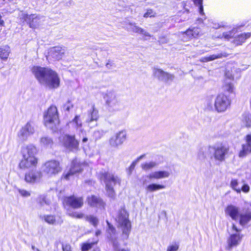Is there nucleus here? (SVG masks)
<instances>
[{"mask_svg": "<svg viewBox=\"0 0 251 251\" xmlns=\"http://www.w3.org/2000/svg\"><path fill=\"white\" fill-rule=\"evenodd\" d=\"M37 150L35 146L30 144L24 147L22 149V159L19 163L22 169H27L35 167L38 159L35 157Z\"/></svg>", "mask_w": 251, "mask_h": 251, "instance_id": "f257e3e1", "label": "nucleus"}, {"mask_svg": "<svg viewBox=\"0 0 251 251\" xmlns=\"http://www.w3.org/2000/svg\"><path fill=\"white\" fill-rule=\"evenodd\" d=\"M99 177L101 180L104 181L108 196L113 197L115 194L113 187L116 184L120 185L121 179L117 176L105 171L100 172Z\"/></svg>", "mask_w": 251, "mask_h": 251, "instance_id": "f03ea898", "label": "nucleus"}, {"mask_svg": "<svg viewBox=\"0 0 251 251\" xmlns=\"http://www.w3.org/2000/svg\"><path fill=\"white\" fill-rule=\"evenodd\" d=\"M44 122L47 127L53 130L57 129V126L59 124V120L56 106L51 105L44 113Z\"/></svg>", "mask_w": 251, "mask_h": 251, "instance_id": "7ed1b4c3", "label": "nucleus"}, {"mask_svg": "<svg viewBox=\"0 0 251 251\" xmlns=\"http://www.w3.org/2000/svg\"><path fill=\"white\" fill-rule=\"evenodd\" d=\"M129 215L124 208L120 209L117 213L116 217V221L118 223V226L121 228L123 234L127 238L130 232L131 223L128 219Z\"/></svg>", "mask_w": 251, "mask_h": 251, "instance_id": "20e7f679", "label": "nucleus"}, {"mask_svg": "<svg viewBox=\"0 0 251 251\" xmlns=\"http://www.w3.org/2000/svg\"><path fill=\"white\" fill-rule=\"evenodd\" d=\"M207 150L210 154H211V158H214L216 161L222 162L225 160L226 156L228 153L229 148L227 146L221 144L209 146Z\"/></svg>", "mask_w": 251, "mask_h": 251, "instance_id": "39448f33", "label": "nucleus"}, {"mask_svg": "<svg viewBox=\"0 0 251 251\" xmlns=\"http://www.w3.org/2000/svg\"><path fill=\"white\" fill-rule=\"evenodd\" d=\"M104 98L109 110L118 111L122 107L121 101L115 91H107Z\"/></svg>", "mask_w": 251, "mask_h": 251, "instance_id": "423d86ee", "label": "nucleus"}, {"mask_svg": "<svg viewBox=\"0 0 251 251\" xmlns=\"http://www.w3.org/2000/svg\"><path fill=\"white\" fill-rule=\"evenodd\" d=\"M232 229L235 231L236 233L231 234L227 239V246L226 249L228 251H230L233 248L238 246L243 237V234L240 233L241 230L238 228L234 224H232Z\"/></svg>", "mask_w": 251, "mask_h": 251, "instance_id": "0eeeda50", "label": "nucleus"}, {"mask_svg": "<svg viewBox=\"0 0 251 251\" xmlns=\"http://www.w3.org/2000/svg\"><path fill=\"white\" fill-rule=\"evenodd\" d=\"M46 76L42 86L50 89H56L59 86L60 78L56 72L50 68Z\"/></svg>", "mask_w": 251, "mask_h": 251, "instance_id": "6e6552de", "label": "nucleus"}, {"mask_svg": "<svg viewBox=\"0 0 251 251\" xmlns=\"http://www.w3.org/2000/svg\"><path fill=\"white\" fill-rule=\"evenodd\" d=\"M59 162L54 160L46 162L42 166V171L48 176H52L61 172Z\"/></svg>", "mask_w": 251, "mask_h": 251, "instance_id": "1a4fd4ad", "label": "nucleus"}, {"mask_svg": "<svg viewBox=\"0 0 251 251\" xmlns=\"http://www.w3.org/2000/svg\"><path fill=\"white\" fill-rule=\"evenodd\" d=\"M230 105V99L223 94H219L215 99L214 109L219 113L225 112Z\"/></svg>", "mask_w": 251, "mask_h": 251, "instance_id": "9d476101", "label": "nucleus"}, {"mask_svg": "<svg viewBox=\"0 0 251 251\" xmlns=\"http://www.w3.org/2000/svg\"><path fill=\"white\" fill-rule=\"evenodd\" d=\"M63 146L68 151H76L79 150V141L74 135H65L60 137Z\"/></svg>", "mask_w": 251, "mask_h": 251, "instance_id": "9b49d317", "label": "nucleus"}, {"mask_svg": "<svg viewBox=\"0 0 251 251\" xmlns=\"http://www.w3.org/2000/svg\"><path fill=\"white\" fill-rule=\"evenodd\" d=\"M50 69V68L48 67H42L35 66L32 67L31 71L39 83L42 85L45 82Z\"/></svg>", "mask_w": 251, "mask_h": 251, "instance_id": "f8f14e48", "label": "nucleus"}, {"mask_svg": "<svg viewBox=\"0 0 251 251\" xmlns=\"http://www.w3.org/2000/svg\"><path fill=\"white\" fill-rule=\"evenodd\" d=\"M170 176V173L167 171H155L143 176L142 177V184L146 186L149 182L148 179L150 180L161 179L168 178Z\"/></svg>", "mask_w": 251, "mask_h": 251, "instance_id": "ddd939ff", "label": "nucleus"}, {"mask_svg": "<svg viewBox=\"0 0 251 251\" xmlns=\"http://www.w3.org/2000/svg\"><path fill=\"white\" fill-rule=\"evenodd\" d=\"M126 133L125 130L119 131L109 140L110 146L114 148H119L126 140Z\"/></svg>", "mask_w": 251, "mask_h": 251, "instance_id": "4468645a", "label": "nucleus"}, {"mask_svg": "<svg viewBox=\"0 0 251 251\" xmlns=\"http://www.w3.org/2000/svg\"><path fill=\"white\" fill-rule=\"evenodd\" d=\"M64 203L74 209L81 208L84 203L83 198L81 197H76L74 195L65 197Z\"/></svg>", "mask_w": 251, "mask_h": 251, "instance_id": "2eb2a0df", "label": "nucleus"}, {"mask_svg": "<svg viewBox=\"0 0 251 251\" xmlns=\"http://www.w3.org/2000/svg\"><path fill=\"white\" fill-rule=\"evenodd\" d=\"M35 131L34 124L29 122L22 128L18 134V136L21 140L25 141L29 136L32 135Z\"/></svg>", "mask_w": 251, "mask_h": 251, "instance_id": "dca6fc26", "label": "nucleus"}, {"mask_svg": "<svg viewBox=\"0 0 251 251\" xmlns=\"http://www.w3.org/2000/svg\"><path fill=\"white\" fill-rule=\"evenodd\" d=\"M153 74L154 77L157 78L158 80L165 83L171 82L173 81L175 78V75H174L157 68L153 69Z\"/></svg>", "mask_w": 251, "mask_h": 251, "instance_id": "f3484780", "label": "nucleus"}, {"mask_svg": "<svg viewBox=\"0 0 251 251\" xmlns=\"http://www.w3.org/2000/svg\"><path fill=\"white\" fill-rule=\"evenodd\" d=\"M24 18L30 27L36 28L38 27L41 24L42 22V18L35 14H25L24 15Z\"/></svg>", "mask_w": 251, "mask_h": 251, "instance_id": "a211bd4d", "label": "nucleus"}, {"mask_svg": "<svg viewBox=\"0 0 251 251\" xmlns=\"http://www.w3.org/2000/svg\"><path fill=\"white\" fill-rule=\"evenodd\" d=\"M42 177V174L40 171H30L25 174V180L28 183H35L40 181Z\"/></svg>", "mask_w": 251, "mask_h": 251, "instance_id": "6ab92c4d", "label": "nucleus"}, {"mask_svg": "<svg viewBox=\"0 0 251 251\" xmlns=\"http://www.w3.org/2000/svg\"><path fill=\"white\" fill-rule=\"evenodd\" d=\"M245 143L242 144V150L239 153L240 157H244L251 153V134L245 136Z\"/></svg>", "mask_w": 251, "mask_h": 251, "instance_id": "aec40b11", "label": "nucleus"}, {"mask_svg": "<svg viewBox=\"0 0 251 251\" xmlns=\"http://www.w3.org/2000/svg\"><path fill=\"white\" fill-rule=\"evenodd\" d=\"M84 166V164L80 163L77 160H74L72 161L71 168L69 172L65 176V178L69 180L70 176L77 173L80 172Z\"/></svg>", "mask_w": 251, "mask_h": 251, "instance_id": "412c9836", "label": "nucleus"}, {"mask_svg": "<svg viewBox=\"0 0 251 251\" xmlns=\"http://www.w3.org/2000/svg\"><path fill=\"white\" fill-rule=\"evenodd\" d=\"M99 118V111L95 105H92V108L88 111V117L86 120V123L88 126L91 127V123H95L94 126L97 125V122Z\"/></svg>", "mask_w": 251, "mask_h": 251, "instance_id": "4be33fe9", "label": "nucleus"}, {"mask_svg": "<svg viewBox=\"0 0 251 251\" xmlns=\"http://www.w3.org/2000/svg\"><path fill=\"white\" fill-rule=\"evenodd\" d=\"M127 30L135 33L142 34L145 36L151 37V34L143 28L139 27L135 23L128 22L127 24Z\"/></svg>", "mask_w": 251, "mask_h": 251, "instance_id": "5701e85b", "label": "nucleus"}, {"mask_svg": "<svg viewBox=\"0 0 251 251\" xmlns=\"http://www.w3.org/2000/svg\"><path fill=\"white\" fill-rule=\"evenodd\" d=\"M225 213L226 215H228L233 220L237 221L238 220L241 212L238 207L230 204L226 207Z\"/></svg>", "mask_w": 251, "mask_h": 251, "instance_id": "b1692460", "label": "nucleus"}, {"mask_svg": "<svg viewBox=\"0 0 251 251\" xmlns=\"http://www.w3.org/2000/svg\"><path fill=\"white\" fill-rule=\"evenodd\" d=\"M66 50L61 47H54L50 49L49 56L55 60H59L64 56Z\"/></svg>", "mask_w": 251, "mask_h": 251, "instance_id": "393cba45", "label": "nucleus"}, {"mask_svg": "<svg viewBox=\"0 0 251 251\" xmlns=\"http://www.w3.org/2000/svg\"><path fill=\"white\" fill-rule=\"evenodd\" d=\"M88 204L92 207L99 208H103L105 203L99 197L91 195L87 198Z\"/></svg>", "mask_w": 251, "mask_h": 251, "instance_id": "a878e982", "label": "nucleus"}, {"mask_svg": "<svg viewBox=\"0 0 251 251\" xmlns=\"http://www.w3.org/2000/svg\"><path fill=\"white\" fill-rule=\"evenodd\" d=\"M41 218L48 224L52 225H60L63 222L61 217L58 215H46L41 216Z\"/></svg>", "mask_w": 251, "mask_h": 251, "instance_id": "bb28decb", "label": "nucleus"}, {"mask_svg": "<svg viewBox=\"0 0 251 251\" xmlns=\"http://www.w3.org/2000/svg\"><path fill=\"white\" fill-rule=\"evenodd\" d=\"M239 224L241 226H245L251 221V211L243 209L241 211L238 218Z\"/></svg>", "mask_w": 251, "mask_h": 251, "instance_id": "cd10ccee", "label": "nucleus"}, {"mask_svg": "<svg viewBox=\"0 0 251 251\" xmlns=\"http://www.w3.org/2000/svg\"><path fill=\"white\" fill-rule=\"evenodd\" d=\"M228 53L226 52H221L217 54L210 55L208 56H205L200 59V61L201 62H207L211 61L217 59L226 57L228 56Z\"/></svg>", "mask_w": 251, "mask_h": 251, "instance_id": "c85d7f7f", "label": "nucleus"}, {"mask_svg": "<svg viewBox=\"0 0 251 251\" xmlns=\"http://www.w3.org/2000/svg\"><path fill=\"white\" fill-rule=\"evenodd\" d=\"M251 36L250 32L242 33L235 37L233 40V43L236 46L241 45L245 41Z\"/></svg>", "mask_w": 251, "mask_h": 251, "instance_id": "c756f323", "label": "nucleus"}, {"mask_svg": "<svg viewBox=\"0 0 251 251\" xmlns=\"http://www.w3.org/2000/svg\"><path fill=\"white\" fill-rule=\"evenodd\" d=\"M165 188V186L162 184L157 183H151L147 185L145 187L147 193L153 192L159 190L163 189Z\"/></svg>", "mask_w": 251, "mask_h": 251, "instance_id": "7c9ffc66", "label": "nucleus"}, {"mask_svg": "<svg viewBox=\"0 0 251 251\" xmlns=\"http://www.w3.org/2000/svg\"><path fill=\"white\" fill-rule=\"evenodd\" d=\"M40 143L42 146L46 148H51L53 142L51 138L45 136L40 139Z\"/></svg>", "mask_w": 251, "mask_h": 251, "instance_id": "2f4dec72", "label": "nucleus"}, {"mask_svg": "<svg viewBox=\"0 0 251 251\" xmlns=\"http://www.w3.org/2000/svg\"><path fill=\"white\" fill-rule=\"evenodd\" d=\"M10 52V49L7 45L3 46L0 48V58L2 60L5 61L7 59L9 53Z\"/></svg>", "mask_w": 251, "mask_h": 251, "instance_id": "473e14b6", "label": "nucleus"}, {"mask_svg": "<svg viewBox=\"0 0 251 251\" xmlns=\"http://www.w3.org/2000/svg\"><path fill=\"white\" fill-rule=\"evenodd\" d=\"M82 122L80 120V116L76 115L74 119L70 123V126L76 129H79L81 130Z\"/></svg>", "mask_w": 251, "mask_h": 251, "instance_id": "72a5a7b5", "label": "nucleus"}, {"mask_svg": "<svg viewBox=\"0 0 251 251\" xmlns=\"http://www.w3.org/2000/svg\"><path fill=\"white\" fill-rule=\"evenodd\" d=\"M242 123L247 127H251V114L245 113L242 116Z\"/></svg>", "mask_w": 251, "mask_h": 251, "instance_id": "f704fd0d", "label": "nucleus"}, {"mask_svg": "<svg viewBox=\"0 0 251 251\" xmlns=\"http://www.w3.org/2000/svg\"><path fill=\"white\" fill-rule=\"evenodd\" d=\"M158 165V164L155 161H150L142 164L141 166L143 170L147 171L156 167Z\"/></svg>", "mask_w": 251, "mask_h": 251, "instance_id": "c9c22d12", "label": "nucleus"}, {"mask_svg": "<svg viewBox=\"0 0 251 251\" xmlns=\"http://www.w3.org/2000/svg\"><path fill=\"white\" fill-rule=\"evenodd\" d=\"M230 187L237 193H240L241 190L239 187V182L237 179H232L230 183Z\"/></svg>", "mask_w": 251, "mask_h": 251, "instance_id": "e433bc0d", "label": "nucleus"}, {"mask_svg": "<svg viewBox=\"0 0 251 251\" xmlns=\"http://www.w3.org/2000/svg\"><path fill=\"white\" fill-rule=\"evenodd\" d=\"M185 33L188 36H191L196 37L199 35V29L198 28H194L192 30L188 29L186 31Z\"/></svg>", "mask_w": 251, "mask_h": 251, "instance_id": "4c0bfd02", "label": "nucleus"}, {"mask_svg": "<svg viewBox=\"0 0 251 251\" xmlns=\"http://www.w3.org/2000/svg\"><path fill=\"white\" fill-rule=\"evenodd\" d=\"M85 218L86 221L91 223L94 226H96L98 225V220L96 217L89 215L85 216Z\"/></svg>", "mask_w": 251, "mask_h": 251, "instance_id": "58836bf2", "label": "nucleus"}, {"mask_svg": "<svg viewBox=\"0 0 251 251\" xmlns=\"http://www.w3.org/2000/svg\"><path fill=\"white\" fill-rule=\"evenodd\" d=\"M107 225L108 226V229H107V232L109 234V238L110 239L113 238V236L115 235L116 230L115 228L113 227L112 225H111L108 221H106Z\"/></svg>", "mask_w": 251, "mask_h": 251, "instance_id": "ea45409f", "label": "nucleus"}, {"mask_svg": "<svg viewBox=\"0 0 251 251\" xmlns=\"http://www.w3.org/2000/svg\"><path fill=\"white\" fill-rule=\"evenodd\" d=\"M68 215L74 218L81 219L84 217V215L78 212H73L68 213Z\"/></svg>", "mask_w": 251, "mask_h": 251, "instance_id": "a19ab883", "label": "nucleus"}, {"mask_svg": "<svg viewBox=\"0 0 251 251\" xmlns=\"http://www.w3.org/2000/svg\"><path fill=\"white\" fill-rule=\"evenodd\" d=\"M97 243V241H96L95 242H92V243H84L82 245L81 250L82 251H88L89 249H90L94 245L96 244Z\"/></svg>", "mask_w": 251, "mask_h": 251, "instance_id": "79ce46f5", "label": "nucleus"}, {"mask_svg": "<svg viewBox=\"0 0 251 251\" xmlns=\"http://www.w3.org/2000/svg\"><path fill=\"white\" fill-rule=\"evenodd\" d=\"M105 133V132H104L103 130H97L94 132L93 136L95 139L98 140L102 137Z\"/></svg>", "mask_w": 251, "mask_h": 251, "instance_id": "37998d69", "label": "nucleus"}, {"mask_svg": "<svg viewBox=\"0 0 251 251\" xmlns=\"http://www.w3.org/2000/svg\"><path fill=\"white\" fill-rule=\"evenodd\" d=\"M195 4L198 5L199 7V12L201 15L204 14L203 6L202 5V0H193Z\"/></svg>", "mask_w": 251, "mask_h": 251, "instance_id": "c03bdc74", "label": "nucleus"}, {"mask_svg": "<svg viewBox=\"0 0 251 251\" xmlns=\"http://www.w3.org/2000/svg\"><path fill=\"white\" fill-rule=\"evenodd\" d=\"M224 90L228 93H232L234 91V86L230 83H226L224 86Z\"/></svg>", "mask_w": 251, "mask_h": 251, "instance_id": "a18cd8bd", "label": "nucleus"}, {"mask_svg": "<svg viewBox=\"0 0 251 251\" xmlns=\"http://www.w3.org/2000/svg\"><path fill=\"white\" fill-rule=\"evenodd\" d=\"M18 191L19 194L24 197H28L30 196V193L25 190L22 189H18Z\"/></svg>", "mask_w": 251, "mask_h": 251, "instance_id": "49530a36", "label": "nucleus"}, {"mask_svg": "<svg viewBox=\"0 0 251 251\" xmlns=\"http://www.w3.org/2000/svg\"><path fill=\"white\" fill-rule=\"evenodd\" d=\"M110 240L112 242L114 251H121L119 249V244L116 240V239H114L113 237L111 238Z\"/></svg>", "mask_w": 251, "mask_h": 251, "instance_id": "de8ad7c7", "label": "nucleus"}, {"mask_svg": "<svg viewBox=\"0 0 251 251\" xmlns=\"http://www.w3.org/2000/svg\"><path fill=\"white\" fill-rule=\"evenodd\" d=\"M207 150L206 148H202L199 151L198 153V156L200 158L203 159L205 158L206 156L205 152Z\"/></svg>", "mask_w": 251, "mask_h": 251, "instance_id": "09e8293b", "label": "nucleus"}, {"mask_svg": "<svg viewBox=\"0 0 251 251\" xmlns=\"http://www.w3.org/2000/svg\"><path fill=\"white\" fill-rule=\"evenodd\" d=\"M234 34V31L232 30L227 32L223 33V36L225 39L229 40L233 36Z\"/></svg>", "mask_w": 251, "mask_h": 251, "instance_id": "8fccbe9b", "label": "nucleus"}, {"mask_svg": "<svg viewBox=\"0 0 251 251\" xmlns=\"http://www.w3.org/2000/svg\"><path fill=\"white\" fill-rule=\"evenodd\" d=\"M207 108L209 110H213L214 109V106H213V102L212 99H208L207 101Z\"/></svg>", "mask_w": 251, "mask_h": 251, "instance_id": "3c124183", "label": "nucleus"}, {"mask_svg": "<svg viewBox=\"0 0 251 251\" xmlns=\"http://www.w3.org/2000/svg\"><path fill=\"white\" fill-rule=\"evenodd\" d=\"M155 13H154L152 10L148 9L147 11L144 14V17L145 18L154 17Z\"/></svg>", "mask_w": 251, "mask_h": 251, "instance_id": "603ef678", "label": "nucleus"}, {"mask_svg": "<svg viewBox=\"0 0 251 251\" xmlns=\"http://www.w3.org/2000/svg\"><path fill=\"white\" fill-rule=\"evenodd\" d=\"M179 248L177 244L172 245L168 247L167 251H177Z\"/></svg>", "mask_w": 251, "mask_h": 251, "instance_id": "864d4df0", "label": "nucleus"}, {"mask_svg": "<svg viewBox=\"0 0 251 251\" xmlns=\"http://www.w3.org/2000/svg\"><path fill=\"white\" fill-rule=\"evenodd\" d=\"M241 190V191H242L243 192H244L245 193H248L250 191V186L248 184H244L243 185V186L242 187Z\"/></svg>", "mask_w": 251, "mask_h": 251, "instance_id": "5fc2aeb1", "label": "nucleus"}, {"mask_svg": "<svg viewBox=\"0 0 251 251\" xmlns=\"http://www.w3.org/2000/svg\"><path fill=\"white\" fill-rule=\"evenodd\" d=\"M137 163V161H134L130 167H129V174L130 175L132 172V171L134 169Z\"/></svg>", "mask_w": 251, "mask_h": 251, "instance_id": "6e6d98bb", "label": "nucleus"}, {"mask_svg": "<svg viewBox=\"0 0 251 251\" xmlns=\"http://www.w3.org/2000/svg\"><path fill=\"white\" fill-rule=\"evenodd\" d=\"M73 105L68 101L66 104L64 105V108L67 111H69L71 108L73 107Z\"/></svg>", "mask_w": 251, "mask_h": 251, "instance_id": "4d7b16f0", "label": "nucleus"}, {"mask_svg": "<svg viewBox=\"0 0 251 251\" xmlns=\"http://www.w3.org/2000/svg\"><path fill=\"white\" fill-rule=\"evenodd\" d=\"M114 66V63H113L110 60H108L105 64V66L108 69H111Z\"/></svg>", "mask_w": 251, "mask_h": 251, "instance_id": "13d9d810", "label": "nucleus"}, {"mask_svg": "<svg viewBox=\"0 0 251 251\" xmlns=\"http://www.w3.org/2000/svg\"><path fill=\"white\" fill-rule=\"evenodd\" d=\"M62 249L63 251H71V246L68 244L63 245Z\"/></svg>", "mask_w": 251, "mask_h": 251, "instance_id": "bf43d9fd", "label": "nucleus"}, {"mask_svg": "<svg viewBox=\"0 0 251 251\" xmlns=\"http://www.w3.org/2000/svg\"><path fill=\"white\" fill-rule=\"evenodd\" d=\"M1 18H2V16L0 14V25H1V26H3L4 25V22L3 21V20H2L1 19Z\"/></svg>", "mask_w": 251, "mask_h": 251, "instance_id": "052dcab7", "label": "nucleus"}, {"mask_svg": "<svg viewBox=\"0 0 251 251\" xmlns=\"http://www.w3.org/2000/svg\"><path fill=\"white\" fill-rule=\"evenodd\" d=\"M100 233H101V231H100V230H97V231H96L95 234H96V236H99V235H100Z\"/></svg>", "mask_w": 251, "mask_h": 251, "instance_id": "680f3d73", "label": "nucleus"}, {"mask_svg": "<svg viewBox=\"0 0 251 251\" xmlns=\"http://www.w3.org/2000/svg\"><path fill=\"white\" fill-rule=\"evenodd\" d=\"M144 156H145V155H142L140 156H139V157L137 159V160H136L135 161H137V162H138L139 160H140V159H141L142 158H143L144 157Z\"/></svg>", "mask_w": 251, "mask_h": 251, "instance_id": "e2e57ef3", "label": "nucleus"}, {"mask_svg": "<svg viewBox=\"0 0 251 251\" xmlns=\"http://www.w3.org/2000/svg\"><path fill=\"white\" fill-rule=\"evenodd\" d=\"M87 141H88V138H87V137H84V138L82 139V142H83V143H85V142H86Z\"/></svg>", "mask_w": 251, "mask_h": 251, "instance_id": "0e129e2a", "label": "nucleus"}, {"mask_svg": "<svg viewBox=\"0 0 251 251\" xmlns=\"http://www.w3.org/2000/svg\"><path fill=\"white\" fill-rule=\"evenodd\" d=\"M31 249L34 251H36V249H38V248H36L34 246H33V245L31 246Z\"/></svg>", "mask_w": 251, "mask_h": 251, "instance_id": "69168bd1", "label": "nucleus"}, {"mask_svg": "<svg viewBox=\"0 0 251 251\" xmlns=\"http://www.w3.org/2000/svg\"><path fill=\"white\" fill-rule=\"evenodd\" d=\"M205 52H206L205 50H200L199 54H202L205 53Z\"/></svg>", "mask_w": 251, "mask_h": 251, "instance_id": "338daca9", "label": "nucleus"}, {"mask_svg": "<svg viewBox=\"0 0 251 251\" xmlns=\"http://www.w3.org/2000/svg\"><path fill=\"white\" fill-rule=\"evenodd\" d=\"M121 251H129L128 249H121L120 250Z\"/></svg>", "mask_w": 251, "mask_h": 251, "instance_id": "774afa93", "label": "nucleus"}]
</instances>
